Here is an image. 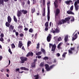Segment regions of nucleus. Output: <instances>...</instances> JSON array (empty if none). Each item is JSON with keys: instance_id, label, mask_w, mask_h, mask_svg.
<instances>
[{"instance_id": "nucleus-1", "label": "nucleus", "mask_w": 79, "mask_h": 79, "mask_svg": "<svg viewBox=\"0 0 79 79\" xmlns=\"http://www.w3.org/2000/svg\"><path fill=\"white\" fill-rule=\"evenodd\" d=\"M44 66L45 67V69L46 71H50L51 69H53V68H54L55 65H52L50 66V67H49V65H48V64H45L44 65Z\"/></svg>"}, {"instance_id": "nucleus-2", "label": "nucleus", "mask_w": 79, "mask_h": 79, "mask_svg": "<svg viewBox=\"0 0 79 79\" xmlns=\"http://www.w3.org/2000/svg\"><path fill=\"white\" fill-rule=\"evenodd\" d=\"M52 47V52H54L55 50V49L56 48V44H54L53 45L52 44H49V48H51V47Z\"/></svg>"}, {"instance_id": "nucleus-3", "label": "nucleus", "mask_w": 79, "mask_h": 79, "mask_svg": "<svg viewBox=\"0 0 79 79\" xmlns=\"http://www.w3.org/2000/svg\"><path fill=\"white\" fill-rule=\"evenodd\" d=\"M77 3H79V0H77L74 3V6L76 11H77L79 9V6L77 5Z\"/></svg>"}, {"instance_id": "nucleus-4", "label": "nucleus", "mask_w": 79, "mask_h": 79, "mask_svg": "<svg viewBox=\"0 0 79 79\" xmlns=\"http://www.w3.org/2000/svg\"><path fill=\"white\" fill-rule=\"evenodd\" d=\"M20 59L22 61V63H24L25 61L27 60V58L24 57H20Z\"/></svg>"}, {"instance_id": "nucleus-5", "label": "nucleus", "mask_w": 79, "mask_h": 79, "mask_svg": "<svg viewBox=\"0 0 79 79\" xmlns=\"http://www.w3.org/2000/svg\"><path fill=\"white\" fill-rule=\"evenodd\" d=\"M65 23H66V21L64 19H62L58 22V24H63Z\"/></svg>"}, {"instance_id": "nucleus-6", "label": "nucleus", "mask_w": 79, "mask_h": 79, "mask_svg": "<svg viewBox=\"0 0 79 79\" xmlns=\"http://www.w3.org/2000/svg\"><path fill=\"white\" fill-rule=\"evenodd\" d=\"M60 32V29L59 28H56L55 30H55H52L51 31V32L52 33H55L56 32V33H58Z\"/></svg>"}, {"instance_id": "nucleus-7", "label": "nucleus", "mask_w": 79, "mask_h": 79, "mask_svg": "<svg viewBox=\"0 0 79 79\" xmlns=\"http://www.w3.org/2000/svg\"><path fill=\"white\" fill-rule=\"evenodd\" d=\"M22 15H23V13L21 12V10H18L17 12V16L18 17H20Z\"/></svg>"}, {"instance_id": "nucleus-8", "label": "nucleus", "mask_w": 79, "mask_h": 79, "mask_svg": "<svg viewBox=\"0 0 79 79\" xmlns=\"http://www.w3.org/2000/svg\"><path fill=\"white\" fill-rule=\"evenodd\" d=\"M78 36H77V34L76 33L75 35H73V37H72V40H76Z\"/></svg>"}, {"instance_id": "nucleus-9", "label": "nucleus", "mask_w": 79, "mask_h": 79, "mask_svg": "<svg viewBox=\"0 0 79 79\" xmlns=\"http://www.w3.org/2000/svg\"><path fill=\"white\" fill-rule=\"evenodd\" d=\"M74 48H70V49L69 50V52L70 54H73V51L74 50Z\"/></svg>"}, {"instance_id": "nucleus-10", "label": "nucleus", "mask_w": 79, "mask_h": 79, "mask_svg": "<svg viewBox=\"0 0 79 79\" xmlns=\"http://www.w3.org/2000/svg\"><path fill=\"white\" fill-rule=\"evenodd\" d=\"M22 46H23V43L21 41H19L18 44V47H19V48H21Z\"/></svg>"}, {"instance_id": "nucleus-11", "label": "nucleus", "mask_w": 79, "mask_h": 79, "mask_svg": "<svg viewBox=\"0 0 79 79\" xmlns=\"http://www.w3.org/2000/svg\"><path fill=\"white\" fill-rule=\"evenodd\" d=\"M59 13H60V9H57L56 10V15L55 16V18H56V16H58V14H59Z\"/></svg>"}, {"instance_id": "nucleus-12", "label": "nucleus", "mask_w": 79, "mask_h": 79, "mask_svg": "<svg viewBox=\"0 0 79 79\" xmlns=\"http://www.w3.org/2000/svg\"><path fill=\"white\" fill-rule=\"evenodd\" d=\"M51 40V35L49 34L47 37V40L48 42H50Z\"/></svg>"}, {"instance_id": "nucleus-13", "label": "nucleus", "mask_w": 79, "mask_h": 79, "mask_svg": "<svg viewBox=\"0 0 79 79\" xmlns=\"http://www.w3.org/2000/svg\"><path fill=\"white\" fill-rule=\"evenodd\" d=\"M58 1L57 0H56L54 2V6L55 8H57L58 7Z\"/></svg>"}, {"instance_id": "nucleus-14", "label": "nucleus", "mask_w": 79, "mask_h": 79, "mask_svg": "<svg viewBox=\"0 0 79 79\" xmlns=\"http://www.w3.org/2000/svg\"><path fill=\"white\" fill-rule=\"evenodd\" d=\"M7 21L9 23H11V17H10V16H8L7 17Z\"/></svg>"}, {"instance_id": "nucleus-15", "label": "nucleus", "mask_w": 79, "mask_h": 79, "mask_svg": "<svg viewBox=\"0 0 79 79\" xmlns=\"http://www.w3.org/2000/svg\"><path fill=\"white\" fill-rule=\"evenodd\" d=\"M72 1L71 0L67 1L65 2V3L67 4V5H70L71 3H72Z\"/></svg>"}, {"instance_id": "nucleus-16", "label": "nucleus", "mask_w": 79, "mask_h": 79, "mask_svg": "<svg viewBox=\"0 0 79 79\" xmlns=\"http://www.w3.org/2000/svg\"><path fill=\"white\" fill-rule=\"evenodd\" d=\"M33 53L32 52H29L27 53V56H33Z\"/></svg>"}, {"instance_id": "nucleus-17", "label": "nucleus", "mask_w": 79, "mask_h": 79, "mask_svg": "<svg viewBox=\"0 0 79 79\" xmlns=\"http://www.w3.org/2000/svg\"><path fill=\"white\" fill-rule=\"evenodd\" d=\"M71 19V18L68 17L65 19V20L67 22V23H69V20Z\"/></svg>"}, {"instance_id": "nucleus-18", "label": "nucleus", "mask_w": 79, "mask_h": 79, "mask_svg": "<svg viewBox=\"0 0 79 79\" xmlns=\"http://www.w3.org/2000/svg\"><path fill=\"white\" fill-rule=\"evenodd\" d=\"M63 44V43L61 42L57 46V48L58 49H60L61 48V46Z\"/></svg>"}, {"instance_id": "nucleus-19", "label": "nucleus", "mask_w": 79, "mask_h": 79, "mask_svg": "<svg viewBox=\"0 0 79 79\" xmlns=\"http://www.w3.org/2000/svg\"><path fill=\"white\" fill-rule=\"evenodd\" d=\"M67 13L68 14H69V15H74V13L70 10L67 11Z\"/></svg>"}, {"instance_id": "nucleus-20", "label": "nucleus", "mask_w": 79, "mask_h": 79, "mask_svg": "<svg viewBox=\"0 0 79 79\" xmlns=\"http://www.w3.org/2000/svg\"><path fill=\"white\" fill-rule=\"evenodd\" d=\"M37 61V59H35L34 60V62L32 63V64L31 65V66L32 68H34L35 67V61Z\"/></svg>"}, {"instance_id": "nucleus-21", "label": "nucleus", "mask_w": 79, "mask_h": 79, "mask_svg": "<svg viewBox=\"0 0 79 79\" xmlns=\"http://www.w3.org/2000/svg\"><path fill=\"white\" fill-rule=\"evenodd\" d=\"M68 39V35H66L65 37V38H64V40L66 42H67Z\"/></svg>"}, {"instance_id": "nucleus-22", "label": "nucleus", "mask_w": 79, "mask_h": 79, "mask_svg": "<svg viewBox=\"0 0 79 79\" xmlns=\"http://www.w3.org/2000/svg\"><path fill=\"white\" fill-rule=\"evenodd\" d=\"M22 13H23V14H26V13H27V11L26 10H22L21 11Z\"/></svg>"}, {"instance_id": "nucleus-23", "label": "nucleus", "mask_w": 79, "mask_h": 79, "mask_svg": "<svg viewBox=\"0 0 79 79\" xmlns=\"http://www.w3.org/2000/svg\"><path fill=\"white\" fill-rule=\"evenodd\" d=\"M4 5V2L3 0H0V5Z\"/></svg>"}, {"instance_id": "nucleus-24", "label": "nucleus", "mask_w": 79, "mask_h": 79, "mask_svg": "<svg viewBox=\"0 0 79 79\" xmlns=\"http://www.w3.org/2000/svg\"><path fill=\"white\" fill-rule=\"evenodd\" d=\"M70 21L71 22H74V17H71Z\"/></svg>"}, {"instance_id": "nucleus-25", "label": "nucleus", "mask_w": 79, "mask_h": 79, "mask_svg": "<svg viewBox=\"0 0 79 79\" xmlns=\"http://www.w3.org/2000/svg\"><path fill=\"white\" fill-rule=\"evenodd\" d=\"M13 28H14V27L12 26V25H11L9 27V28L10 31H12V30L13 29Z\"/></svg>"}, {"instance_id": "nucleus-26", "label": "nucleus", "mask_w": 79, "mask_h": 79, "mask_svg": "<svg viewBox=\"0 0 79 79\" xmlns=\"http://www.w3.org/2000/svg\"><path fill=\"white\" fill-rule=\"evenodd\" d=\"M37 46L36 47V50L37 49H39L40 47V44L39 43L38 44H37Z\"/></svg>"}, {"instance_id": "nucleus-27", "label": "nucleus", "mask_w": 79, "mask_h": 79, "mask_svg": "<svg viewBox=\"0 0 79 79\" xmlns=\"http://www.w3.org/2000/svg\"><path fill=\"white\" fill-rule=\"evenodd\" d=\"M67 54V52H64L63 53V54L62 55V57L64 58H65V56H66V54Z\"/></svg>"}, {"instance_id": "nucleus-28", "label": "nucleus", "mask_w": 79, "mask_h": 79, "mask_svg": "<svg viewBox=\"0 0 79 79\" xmlns=\"http://www.w3.org/2000/svg\"><path fill=\"white\" fill-rule=\"evenodd\" d=\"M31 44V41H29L27 43V47H29L30 46V44Z\"/></svg>"}, {"instance_id": "nucleus-29", "label": "nucleus", "mask_w": 79, "mask_h": 79, "mask_svg": "<svg viewBox=\"0 0 79 79\" xmlns=\"http://www.w3.org/2000/svg\"><path fill=\"white\" fill-rule=\"evenodd\" d=\"M44 65V62L41 63L40 64V67H43Z\"/></svg>"}, {"instance_id": "nucleus-30", "label": "nucleus", "mask_w": 79, "mask_h": 79, "mask_svg": "<svg viewBox=\"0 0 79 79\" xmlns=\"http://www.w3.org/2000/svg\"><path fill=\"white\" fill-rule=\"evenodd\" d=\"M45 26L47 27H48V22H47L45 23Z\"/></svg>"}, {"instance_id": "nucleus-31", "label": "nucleus", "mask_w": 79, "mask_h": 79, "mask_svg": "<svg viewBox=\"0 0 79 79\" xmlns=\"http://www.w3.org/2000/svg\"><path fill=\"white\" fill-rule=\"evenodd\" d=\"M50 2H48L47 3V6H48V8H50Z\"/></svg>"}, {"instance_id": "nucleus-32", "label": "nucleus", "mask_w": 79, "mask_h": 79, "mask_svg": "<svg viewBox=\"0 0 79 79\" xmlns=\"http://www.w3.org/2000/svg\"><path fill=\"white\" fill-rule=\"evenodd\" d=\"M34 77L35 78V79H39V75H37L34 76Z\"/></svg>"}, {"instance_id": "nucleus-33", "label": "nucleus", "mask_w": 79, "mask_h": 79, "mask_svg": "<svg viewBox=\"0 0 79 79\" xmlns=\"http://www.w3.org/2000/svg\"><path fill=\"white\" fill-rule=\"evenodd\" d=\"M31 13H34L35 12V8H33L31 9Z\"/></svg>"}, {"instance_id": "nucleus-34", "label": "nucleus", "mask_w": 79, "mask_h": 79, "mask_svg": "<svg viewBox=\"0 0 79 79\" xmlns=\"http://www.w3.org/2000/svg\"><path fill=\"white\" fill-rule=\"evenodd\" d=\"M14 19L16 23L17 22V19H16V17L15 15L14 16Z\"/></svg>"}, {"instance_id": "nucleus-35", "label": "nucleus", "mask_w": 79, "mask_h": 79, "mask_svg": "<svg viewBox=\"0 0 79 79\" xmlns=\"http://www.w3.org/2000/svg\"><path fill=\"white\" fill-rule=\"evenodd\" d=\"M41 54H42V52H40L37 53H36V55H41Z\"/></svg>"}, {"instance_id": "nucleus-36", "label": "nucleus", "mask_w": 79, "mask_h": 79, "mask_svg": "<svg viewBox=\"0 0 79 79\" xmlns=\"http://www.w3.org/2000/svg\"><path fill=\"white\" fill-rule=\"evenodd\" d=\"M11 46L12 47V48H15V44H11Z\"/></svg>"}, {"instance_id": "nucleus-37", "label": "nucleus", "mask_w": 79, "mask_h": 79, "mask_svg": "<svg viewBox=\"0 0 79 79\" xmlns=\"http://www.w3.org/2000/svg\"><path fill=\"white\" fill-rule=\"evenodd\" d=\"M6 25L7 27H9V26H10V24L8 22H6Z\"/></svg>"}, {"instance_id": "nucleus-38", "label": "nucleus", "mask_w": 79, "mask_h": 79, "mask_svg": "<svg viewBox=\"0 0 79 79\" xmlns=\"http://www.w3.org/2000/svg\"><path fill=\"white\" fill-rule=\"evenodd\" d=\"M48 15H50V8H48Z\"/></svg>"}, {"instance_id": "nucleus-39", "label": "nucleus", "mask_w": 79, "mask_h": 79, "mask_svg": "<svg viewBox=\"0 0 79 79\" xmlns=\"http://www.w3.org/2000/svg\"><path fill=\"white\" fill-rule=\"evenodd\" d=\"M8 48H9L8 50L9 52L10 53V54H12V52H11V49H10V47H8Z\"/></svg>"}, {"instance_id": "nucleus-40", "label": "nucleus", "mask_w": 79, "mask_h": 79, "mask_svg": "<svg viewBox=\"0 0 79 79\" xmlns=\"http://www.w3.org/2000/svg\"><path fill=\"white\" fill-rule=\"evenodd\" d=\"M41 52H42L44 53L45 54V51L44 49L41 48Z\"/></svg>"}, {"instance_id": "nucleus-41", "label": "nucleus", "mask_w": 79, "mask_h": 79, "mask_svg": "<svg viewBox=\"0 0 79 79\" xmlns=\"http://www.w3.org/2000/svg\"><path fill=\"white\" fill-rule=\"evenodd\" d=\"M43 60H48V57L45 56Z\"/></svg>"}, {"instance_id": "nucleus-42", "label": "nucleus", "mask_w": 79, "mask_h": 79, "mask_svg": "<svg viewBox=\"0 0 79 79\" xmlns=\"http://www.w3.org/2000/svg\"><path fill=\"white\" fill-rule=\"evenodd\" d=\"M61 40V37H59L58 39V41L59 42Z\"/></svg>"}, {"instance_id": "nucleus-43", "label": "nucleus", "mask_w": 79, "mask_h": 79, "mask_svg": "<svg viewBox=\"0 0 79 79\" xmlns=\"http://www.w3.org/2000/svg\"><path fill=\"white\" fill-rule=\"evenodd\" d=\"M30 32H33V30L32 28H30L29 30Z\"/></svg>"}, {"instance_id": "nucleus-44", "label": "nucleus", "mask_w": 79, "mask_h": 79, "mask_svg": "<svg viewBox=\"0 0 79 79\" xmlns=\"http://www.w3.org/2000/svg\"><path fill=\"white\" fill-rule=\"evenodd\" d=\"M6 70L8 73H10V70H9V69H6Z\"/></svg>"}, {"instance_id": "nucleus-45", "label": "nucleus", "mask_w": 79, "mask_h": 79, "mask_svg": "<svg viewBox=\"0 0 79 79\" xmlns=\"http://www.w3.org/2000/svg\"><path fill=\"white\" fill-rule=\"evenodd\" d=\"M3 40H3V38H2V37H1L0 38V41H1V42H3Z\"/></svg>"}, {"instance_id": "nucleus-46", "label": "nucleus", "mask_w": 79, "mask_h": 79, "mask_svg": "<svg viewBox=\"0 0 79 79\" xmlns=\"http://www.w3.org/2000/svg\"><path fill=\"white\" fill-rule=\"evenodd\" d=\"M37 33H36L35 36V39H37Z\"/></svg>"}, {"instance_id": "nucleus-47", "label": "nucleus", "mask_w": 79, "mask_h": 79, "mask_svg": "<svg viewBox=\"0 0 79 79\" xmlns=\"http://www.w3.org/2000/svg\"><path fill=\"white\" fill-rule=\"evenodd\" d=\"M47 17H48V21H49V20H50V15H47Z\"/></svg>"}, {"instance_id": "nucleus-48", "label": "nucleus", "mask_w": 79, "mask_h": 79, "mask_svg": "<svg viewBox=\"0 0 79 79\" xmlns=\"http://www.w3.org/2000/svg\"><path fill=\"white\" fill-rule=\"evenodd\" d=\"M45 0H43V5L44 6L45 5Z\"/></svg>"}, {"instance_id": "nucleus-49", "label": "nucleus", "mask_w": 79, "mask_h": 79, "mask_svg": "<svg viewBox=\"0 0 79 79\" xmlns=\"http://www.w3.org/2000/svg\"><path fill=\"white\" fill-rule=\"evenodd\" d=\"M24 70H25V71H28V70H29V69H28L27 68L24 67Z\"/></svg>"}, {"instance_id": "nucleus-50", "label": "nucleus", "mask_w": 79, "mask_h": 79, "mask_svg": "<svg viewBox=\"0 0 79 79\" xmlns=\"http://www.w3.org/2000/svg\"><path fill=\"white\" fill-rule=\"evenodd\" d=\"M3 58V57L2 56H0V61L2 60V59Z\"/></svg>"}, {"instance_id": "nucleus-51", "label": "nucleus", "mask_w": 79, "mask_h": 79, "mask_svg": "<svg viewBox=\"0 0 79 79\" xmlns=\"http://www.w3.org/2000/svg\"><path fill=\"white\" fill-rule=\"evenodd\" d=\"M73 6H72L71 7H70V10H73Z\"/></svg>"}, {"instance_id": "nucleus-52", "label": "nucleus", "mask_w": 79, "mask_h": 79, "mask_svg": "<svg viewBox=\"0 0 79 79\" xmlns=\"http://www.w3.org/2000/svg\"><path fill=\"white\" fill-rule=\"evenodd\" d=\"M0 35H1V37H4V35L2 33Z\"/></svg>"}, {"instance_id": "nucleus-53", "label": "nucleus", "mask_w": 79, "mask_h": 79, "mask_svg": "<svg viewBox=\"0 0 79 79\" xmlns=\"http://www.w3.org/2000/svg\"><path fill=\"white\" fill-rule=\"evenodd\" d=\"M48 29V27H46L45 30V31H47Z\"/></svg>"}, {"instance_id": "nucleus-54", "label": "nucleus", "mask_w": 79, "mask_h": 79, "mask_svg": "<svg viewBox=\"0 0 79 79\" xmlns=\"http://www.w3.org/2000/svg\"><path fill=\"white\" fill-rule=\"evenodd\" d=\"M19 69H16V72H17V71H19Z\"/></svg>"}, {"instance_id": "nucleus-55", "label": "nucleus", "mask_w": 79, "mask_h": 79, "mask_svg": "<svg viewBox=\"0 0 79 79\" xmlns=\"http://www.w3.org/2000/svg\"><path fill=\"white\" fill-rule=\"evenodd\" d=\"M24 67H21L20 68V69H21L22 70H24Z\"/></svg>"}, {"instance_id": "nucleus-56", "label": "nucleus", "mask_w": 79, "mask_h": 79, "mask_svg": "<svg viewBox=\"0 0 79 79\" xmlns=\"http://www.w3.org/2000/svg\"><path fill=\"white\" fill-rule=\"evenodd\" d=\"M24 31H27V30H28V29L27 28H25V29H24Z\"/></svg>"}, {"instance_id": "nucleus-57", "label": "nucleus", "mask_w": 79, "mask_h": 79, "mask_svg": "<svg viewBox=\"0 0 79 79\" xmlns=\"http://www.w3.org/2000/svg\"><path fill=\"white\" fill-rule=\"evenodd\" d=\"M32 2H33V4H34L35 3V0H32Z\"/></svg>"}, {"instance_id": "nucleus-58", "label": "nucleus", "mask_w": 79, "mask_h": 79, "mask_svg": "<svg viewBox=\"0 0 79 79\" xmlns=\"http://www.w3.org/2000/svg\"><path fill=\"white\" fill-rule=\"evenodd\" d=\"M20 37H23V34H20Z\"/></svg>"}, {"instance_id": "nucleus-59", "label": "nucleus", "mask_w": 79, "mask_h": 79, "mask_svg": "<svg viewBox=\"0 0 79 79\" xmlns=\"http://www.w3.org/2000/svg\"><path fill=\"white\" fill-rule=\"evenodd\" d=\"M22 50H25V49H24V46H23L22 48Z\"/></svg>"}, {"instance_id": "nucleus-60", "label": "nucleus", "mask_w": 79, "mask_h": 79, "mask_svg": "<svg viewBox=\"0 0 79 79\" xmlns=\"http://www.w3.org/2000/svg\"><path fill=\"white\" fill-rule=\"evenodd\" d=\"M15 34H16V35H17V36L18 35V34H19L18 32H16Z\"/></svg>"}, {"instance_id": "nucleus-61", "label": "nucleus", "mask_w": 79, "mask_h": 79, "mask_svg": "<svg viewBox=\"0 0 79 79\" xmlns=\"http://www.w3.org/2000/svg\"><path fill=\"white\" fill-rule=\"evenodd\" d=\"M27 3L28 4V5H30V1H28Z\"/></svg>"}, {"instance_id": "nucleus-62", "label": "nucleus", "mask_w": 79, "mask_h": 79, "mask_svg": "<svg viewBox=\"0 0 79 79\" xmlns=\"http://www.w3.org/2000/svg\"><path fill=\"white\" fill-rule=\"evenodd\" d=\"M57 55L58 56H60V53H58L57 54Z\"/></svg>"}, {"instance_id": "nucleus-63", "label": "nucleus", "mask_w": 79, "mask_h": 79, "mask_svg": "<svg viewBox=\"0 0 79 79\" xmlns=\"http://www.w3.org/2000/svg\"><path fill=\"white\" fill-rule=\"evenodd\" d=\"M41 58V56H38V58Z\"/></svg>"}, {"instance_id": "nucleus-64", "label": "nucleus", "mask_w": 79, "mask_h": 79, "mask_svg": "<svg viewBox=\"0 0 79 79\" xmlns=\"http://www.w3.org/2000/svg\"><path fill=\"white\" fill-rule=\"evenodd\" d=\"M45 15V12H43V16H44Z\"/></svg>"}]
</instances>
